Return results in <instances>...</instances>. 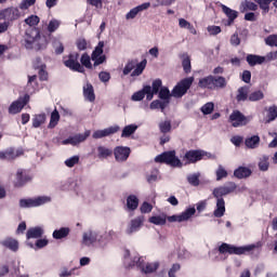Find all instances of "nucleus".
I'll return each mask as SVG.
<instances>
[{
	"label": "nucleus",
	"mask_w": 277,
	"mask_h": 277,
	"mask_svg": "<svg viewBox=\"0 0 277 277\" xmlns=\"http://www.w3.org/2000/svg\"><path fill=\"white\" fill-rule=\"evenodd\" d=\"M140 207V199L135 195H130L127 198V209L128 211H135Z\"/></svg>",
	"instance_id": "473e14b6"
},
{
	"label": "nucleus",
	"mask_w": 277,
	"mask_h": 277,
	"mask_svg": "<svg viewBox=\"0 0 277 277\" xmlns=\"http://www.w3.org/2000/svg\"><path fill=\"white\" fill-rule=\"evenodd\" d=\"M83 94L87 101H90L91 103H94L96 100V96L94 95V87H92V84H87L83 87Z\"/></svg>",
	"instance_id": "f704fd0d"
},
{
	"label": "nucleus",
	"mask_w": 277,
	"mask_h": 277,
	"mask_svg": "<svg viewBox=\"0 0 277 277\" xmlns=\"http://www.w3.org/2000/svg\"><path fill=\"white\" fill-rule=\"evenodd\" d=\"M159 129H160V132H162L163 134L170 133V131H172V121L164 120V121L160 122Z\"/></svg>",
	"instance_id": "de8ad7c7"
},
{
	"label": "nucleus",
	"mask_w": 277,
	"mask_h": 277,
	"mask_svg": "<svg viewBox=\"0 0 277 277\" xmlns=\"http://www.w3.org/2000/svg\"><path fill=\"white\" fill-rule=\"evenodd\" d=\"M136 264L138 265V267H141V269H142V272H144V274H154V272L159 269L158 262L144 264V259H142V258H138V261L136 262Z\"/></svg>",
	"instance_id": "a211bd4d"
},
{
	"label": "nucleus",
	"mask_w": 277,
	"mask_h": 277,
	"mask_svg": "<svg viewBox=\"0 0 277 277\" xmlns=\"http://www.w3.org/2000/svg\"><path fill=\"white\" fill-rule=\"evenodd\" d=\"M23 153L14 149V148H9L4 151V160L6 161H12L18 157H21Z\"/></svg>",
	"instance_id": "4c0bfd02"
},
{
	"label": "nucleus",
	"mask_w": 277,
	"mask_h": 277,
	"mask_svg": "<svg viewBox=\"0 0 277 277\" xmlns=\"http://www.w3.org/2000/svg\"><path fill=\"white\" fill-rule=\"evenodd\" d=\"M135 131H137V126L135 124L126 126L122 130L121 137H131V135H133Z\"/></svg>",
	"instance_id": "37998d69"
},
{
	"label": "nucleus",
	"mask_w": 277,
	"mask_h": 277,
	"mask_svg": "<svg viewBox=\"0 0 277 277\" xmlns=\"http://www.w3.org/2000/svg\"><path fill=\"white\" fill-rule=\"evenodd\" d=\"M60 25H62V23L60 21L51 19L48 24V31L50 34L57 31V29H60Z\"/></svg>",
	"instance_id": "09e8293b"
},
{
	"label": "nucleus",
	"mask_w": 277,
	"mask_h": 277,
	"mask_svg": "<svg viewBox=\"0 0 277 277\" xmlns=\"http://www.w3.org/2000/svg\"><path fill=\"white\" fill-rule=\"evenodd\" d=\"M39 79L40 81H47L49 79V72H47V65H40Z\"/></svg>",
	"instance_id": "4d7b16f0"
},
{
	"label": "nucleus",
	"mask_w": 277,
	"mask_h": 277,
	"mask_svg": "<svg viewBox=\"0 0 277 277\" xmlns=\"http://www.w3.org/2000/svg\"><path fill=\"white\" fill-rule=\"evenodd\" d=\"M90 130L85 131L83 134H76L75 136H70L69 138L63 141V144H71V146H77V144H81V142H85L90 135Z\"/></svg>",
	"instance_id": "6ab92c4d"
},
{
	"label": "nucleus",
	"mask_w": 277,
	"mask_h": 277,
	"mask_svg": "<svg viewBox=\"0 0 277 277\" xmlns=\"http://www.w3.org/2000/svg\"><path fill=\"white\" fill-rule=\"evenodd\" d=\"M228 122L232 124V127L237 129L239 127H246V124L250 122V118L239 110H233V113L229 115Z\"/></svg>",
	"instance_id": "9d476101"
},
{
	"label": "nucleus",
	"mask_w": 277,
	"mask_h": 277,
	"mask_svg": "<svg viewBox=\"0 0 277 277\" xmlns=\"http://www.w3.org/2000/svg\"><path fill=\"white\" fill-rule=\"evenodd\" d=\"M222 12L227 16L228 18V25H233L235 23V18L239 16V13L224 4L221 5Z\"/></svg>",
	"instance_id": "393cba45"
},
{
	"label": "nucleus",
	"mask_w": 277,
	"mask_h": 277,
	"mask_svg": "<svg viewBox=\"0 0 277 277\" xmlns=\"http://www.w3.org/2000/svg\"><path fill=\"white\" fill-rule=\"evenodd\" d=\"M275 118H277V106H271L268 108V119L274 120Z\"/></svg>",
	"instance_id": "774afa93"
},
{
	"label": "nucleus",
	"mask_w": 277,
	"mask_h": 277,
	"mask_svg": "<svg viewBox=\"0 0 277 277\" xmlns=\"http://www.w3.org/2000/svg\"><path fill=\"white\" fill-rule=\"evenodd\" d=\"M120 131V127L114 126L106 128L104 130H97L93 133V140H101L102 137H108V135H114V133H118Z\"/></svg>",
	"instance_id": "f3484780"
},
{
	"label": "nucleus",
	"mask_w": 277,
	"mask_h": 277,
	"mask_svg": "<svg viewBox=\"0 0 277 277\" xmlns=\"http://www.w3.org/2000/svg\"><path fill=\"white\" fill-rule=\"evenodd\" d=\"M250 87L245 85L238 89L237 91V95H236V101L238 103H241L243 101H248V98L250 100Z\"/></svg>",
	"instance_id": "b1692460"
},
{
	"label": "nucleus",
	"mask_w": 277,
	"mask_h": 277,
	"mask_svg": "<svg viewBox=\"0 0 277 277\" xmlns=\"http://www.w3.org/2000/svg\"><path fill=\"white\" fill-rule=\"evenodd\" d=\"M224 213H226V201L224 199L216 200V208L213 211L214 217H224Z\"/></svg>",
	"instance_id": "bb28decb"
},
{
	"label": "nucleus",
	"mask_w": 277,
	"mask_h": 277,
	"mask_svg": "<svg viewBox=\"0 0 277 277\" xmlns=\"http://www.w3.org/2000/svg\"><path fill=\"white\" fill-rule=\"evenodd\" d=\"M274 1V6L277 9V0H262L258 5L262 9V14L269 13V4Z\"/></svg>",
	"instance_id": "a19ab883"
},
{
	"label": "nucleus",
	"mask_w": 277,
	"mask_h": 277,
	"mask_svg": "<svg viewBox=\"0 0 277 277\" xmlns=\"http://www.w3.org/2000/svg\"><path fill=\"white\" fill-rule=\"evenodd\" d=\"M148 222L150 224H155L156 226H166V222H168V219L166 214H162L149 217Z\"/></svg>",
	"instance_id": "e433bc0d"
},
{
	"label": "nucleus",
	"mask_w": 277,
	"mask_h": 277,
	"mask_svg": "<svg viewBox=\"0 0 277 277\" xmlns=\"http://www.w3.org/2000/svg\"><path fill=\"white\" fill-rule=\"evenodd\" d=\"M64 65L70 70H75L76 72H85L81 63H79V53H72L64 57Z\"/></svg>",
	"instance_id": "6e6552de"
},
{
	"label": "nucleus",
	"mask_w": 277,
	"mask_h": 277,
	"mask_svg": "<svg viewBox=\"0 0 277 277\" xmlns=\"http://www.w3.org/2000/svg\"><path fill=\"white\" fill-rule=\"evenodd\" d=\"M150 8L149 2L143 3L134 9H132L127 15L126 18L127 21H131L133 18H135V16H137V14H140V12H144V10H148Z\"/></svg>",
	"instance_id": "4be33fe9"
},
{
	"label": "nucleus",
	"mask_w": 277,
	"mask_h": 277,
	"mask_svg": "<svg viewBox=\"0 0 277 277\" xmlns=\"http://www.w3.org/2000/svg\"><path fill=\"white\" fill-rule=\"evenodd\" d=\"M256 248H259V245H248L243 247H237L235 245H228L226 242H223L219 247V252L221 254H236V255H241V254H252Z\"/></svg>",
	"instance_id": "f03ea898"
},
{
	"label": "nucleus",
	"mask_w": 277,
	"mask_h": 277,
	"mask_svg": "<svg viewBox=\"0 0 277 277\" xmlns=\"http://www.w3.org/2000/svg\"><path fill=\"white\" fill-rule=\"evenodd\" d=\"M156 163H166L171 168H183V162L176 157V150H169L158 155L155 158Z\"/></svg>",
	"instance_id": "20e7f679"
},
{
	"label": "nucleus",
	"mask_w": 277,
	"mask_h": 277,
	"mask_svg": "<svg viewBox=\"0 0 277 277\" xmlns=\"http://www.w3.org/2000/svg\"><path fill=\"white\" fill-rule=\"evenodd\" d=\"M216 181H222V179H226L228 176V171L222 166H219L216 172Z\"/></svg>",
	"instance_id": "3c124183"
},
{
	"label": "nucleus",
	"mask_w": 277,
	"mask_h": 277,
	"mask_svg": "<svg viewBox=\"0 0 277 277\" xmlns=\"http://www.w3.org/2000/svg\"><path fill=\"white\" fill-rule=\"evenodd\" d=\"M113 155H115L116 161L122 163L127 161V159H129V157L131 156V148L124 146H117L114 149Z\"/></svg>",
	"instance_id": "4468645a"
},
{
	"label": "nucleus",
	"mask_w": 277,
	"mask_h": 277,
	"mask_svg": "<svg viewBox=\"0 0 277 277\" xmlns=\"http://www.w3.org/2000/svg\"><path fill=\"white\" fill-rule=\"evenodd\" d=\"M263 98H265V94L261 90L253 91L251 94H249V101L253 103L256 101H263Z\"/></svg>",
	"instance_id": "49530a36"
},
{
	"label": "nucleus",
	"mask_w": 277,
	"mask_h": 277,
	"mask_svg": "<svg viewBox=\"0 0 277 277\" xmlns=\"http://www.w3.org/2000/svg\"><path fill=\"white\" fill-rule=\"evenodd\" d=\"M148 61L144 58L142 62L138 63L136 58L131 60L127 63L123 68V75H131V77H140L142 72L146 69V65Z\"/></svg>",
	"instance_id": "39448f33"
},
{
	"label": "nucleus",
	"mask_w": 277,
	"mask_h": 277,
	"mask_svg": "<svg viewBox=\"0 0 277 277\" xmlns=\"http://www.w3.org/2000/svg\"><path fill=\"white\" fill-rule=\"evenodd\" d=\"M228 85L225 77L212 76V90H224Z\"/></svg>",
	"instance_id": "412c9836"
},
{
	"label": "nucleus",
	"mask_w": 277,
	"mask_h": 277,
	"mask_svg": "<svg viewBox=\"0 0 277 277\" xmlns=\"http://www.w3.org/2000/svg\"><path fill=\"white\" fill-rule=\"evenodd\" d=\"M0 243L4 248L12 250V252H16L18 250V240H16L14 238H6V239L2 240Z\"/></svg>",
	"instance_id": "c756f323"
},
{
	"label": "nucleus",
	"mask_w": 277,
	"mask_h": 277,
	"mask_svg": "<svg viewBox=\"0 0 277 277\" xmlns=\"http://www.w3.org/2000/svg\"><path fill=\"white\" fill-rule=\"evenodd\" d=\"M31 5H36V0H23L19 4V10H29Z\"/></svg>",
	"instance_id": "052dcab7"
},
{
	"label": "nucleus",
	"mask_w": 277,
	"mask_h": 277,
	"mask_svg": "<svg viewBox=\"0 0 277 277\" xmlns=\"http://www.w3.org/2000/svg\"><path fill=\"white\" fill-rule=\"evenodd\" d=\"M259 168L262 170V172H267V170H269V158H262L259 162Z\"/></svg>",
	"instance_id": "6e6d98bb"
},
{
	"label": "nucleus",
	"mask_w": 277,
	"mask_h": 277,
	"mask_svg": "<svg viewBox=\"0 0 277 277\" xmlns=\"http://www.w3.org/2000/svg\"><path fill=\"white\" fill-rule=\"evenodd\" d=\"M265 44L268 47H277V35H271L265 38Z\"/></svg>",
	"instance_id": "bf43d9fd"
},
{
	"label": "nucleus",
	"mask_w": 277,
	"mask_h": 277,
	"mask_svg": "<svg viewBox=\"0 0 277 277\" xmlns=\"http://www.w3.org/2000/svg\"><path fill=\"white\" fill-rule=\"evenodd\" d=\"M57 122H60V111H57V109H54L51 114L49 128L55 129V127H57Z\"/></svg>",
	"instance_id": "c03bdc74"
},
{
	"label": "nucleus",
	"mask_w": 277,
	"mask_h": 277,
	"mask_svg": "<svg viewBox=\"0 0 277 277\" xmlns=\"http://www.w3.org/2000/svg\"><path fill=\"white\" fill-rule=\"evenodd\" d=\"M144 96H147V101H153V93L150 92V85H146L142 91H138L132 95V101H143Z\"/></svg>",
	"instance_id": "aec40b11"
},
{
	"label": "nucleus",
	"mask_w": 277,
	"mask_h": 277,
	"mask_svg": "<svg viewBox=\"0 0 277 277\" xmlns=\"http://www.w3.org/2000/svg\"><path fill=\"white\" fill-rule=\"evenodd\" d=\"M207 156V153L201 149H190L185 153L183 157V161L185 162V166H189L192 163H198V161H202L205 157Z\"/></svg>",
	"instance_id": "1a4fd4ad"
},
{
	"label": "nucleus",
	"mask_w": 277,
	"mask_h": 277,
	"mask_svg": "<svg viewBox=\"0 0 277 277\" xmlns=\"http://www.w3.org/2000/svg\"><path fill=\"white\" fill-rule=\"evenodd\" d=\"M144 215L136 216L135 219L131 220L127 228L128 235H133V233H137V230H140L142 226H144Z\"/></svg>",
	"instance_id": "dca6fc26"
},
{
	"label": "nucleus",
	"mask_w": 277,
	"mask_h": 277,
	"mask_svg": "<svg viewBox=\"0 0 277 277\" xmlns=\"http://www.w3.org/2000/svg\"><path fill=\"white\" fill-rule=\"evenodd\" d=\"M48 202H51V197L39 196L35 198L21 199L19 207L22 209H31L34 207H42V205H47Z\"/></svg>",
	"instance_id": "0eeeda50"
},
{
	"label": "nucleus",
	"mask_w": 277,
	"mask_h": 277,
	"mask_svg": "<svg viewBox=\"0 0 277 277\" xmlns=\"http://www.w3.org/2000/svg\"><path fill=\"white\" fill-rule=\"evenodd\" d=\"M96 241V233L94 232H87L83 234L82 243L84 246H92Z\"/></svg>",
	"instance_id": "58836bf2"
},
{
	"label": "nucleus",
	"mask_w": 277,
	"mask_h": 277,
	"mask_svg": "<svg viewBox=\"0 0 277 277\" xmlns=\"http://www.w3.org/2000/svg\"><path fill=\"white\" fill-rule=\"evenodd\" d=\"M78 163H79V156H72L71 158L65 161V166H67V168H75V166H77Z\"/></svg>",
	"instance_id": "13d9d810"
},
{
	"label": "nucleus",
	"mask_w": 277,
	"mask_h": 277,
	"mask_svg": "<svg viewBox=\"0 0 277 277\" xmlns=\"http://www.w3.org/2000/svg\"><path fill=\"white\" fill-rule=\"evenodd\" d=\"M26 25H29V27H36L38 23H40V17L37 15H30L28 18L25 19Z\"/></svg>",
	"instance_id": "5fc2aeb1"
},
{
	"label": "nucleus",
	"mask_w": 277,
	"mask_h": 277,
	"mask_svg": "<svg viewBox=\"0 0 277 277\" xmlns=\"http://www.w3.org/2000/svg\"><path fill=\"white\" fill-rule=\"evenodd\" d=\"M76 47H77L78 51H85V49H88V40H85V38L77 39Z\"/></svg>",
	"instance_id": "864d4df0"
},
{
	"label": "nucleus",
	"mask_w": 277,
	"mask_h": 277,
	"mask_svg": "<svg viewBox=\"0 0 277 277\" xmlns=\"http://www.w3.org/2000/svg\"><path fill=\"white\" fill-rule=\"evenodd\" d=\"M27 49H44L47 47V40L40 37V30L30 29L26 32L25 38Z\"/></svg>",
	"instance_id": "7ed1b4c3"
},
{
	"label": "nucleus",
	"mask_w": 277,
	"mask_h": 277,
	"mask_svg": "<svg viewBox=\"0 0 277 277\" xmlns=\"http://www.w3.org/2000/svg\"><path fill=\"white\" fill-rule=\"evenodd\" d=\"M159 98L168 101V98H170V90H168V88H161L159 91Z\"/></svg>",
	"instance_id": "69168bd1"
},
{
	"label": "nucleus",
	"mask_w": 277,
	"mask_h": 277,
	"mask_svg": "<svg viewBox=\"0 0 277 277\" xmlns=\"http://www.w3.org/2000/svg\"><path fill=\"white\" fill-rule=\"evenodd\" d=\"M235 189H237V184H235V182H227L224 186L214 188L212 195L216 198V200H224L222 197L233 194Z\"/></svg>",
	"instance_id": "9b49d317"
},
{
	"label": "nucleus",
	"mask_w": 277,
	"mask_h": 277,
	"mask_svg": "<svg viewBox=\"0 0 277 277\" xmlns=\"http://www.w3.org/2000/svg\"><path fill=\"white\" fill-rule=\"evenodd\" d=\"M16 10L5 9L0 12V21H16Z\"/></svg>",
	"instance_id": "cd10ccee"
},
{
	"label": "nucleus",
	"mask_w": 277,
	"mask_h": 277,
	"mask_svg": "<svg viewBox=\"0 0 277 277\" xmlns=\"http://www.w3.org/2000/svg\"><path fill=\"white\" fill-rule=\"evenodd\" d=\"M198 87L201 90H213L212 75L199 79Z\"/></svg>",
	"instance_id": "2f4dec72"
},
{
	"label": "nucleus",
	"mask_w": 277,
	"mask_h": 277,
	"mask_svg": "<svg viewBox=\"0 0 277 277\" xmlns=\"http://www.w3.org/2000/svg\"><path fill=\"white\" fill-rule=\"evenodd\" d=\"M247 63L249 64V66H256V65L265 64V58L261 55L248 54Z\"/></svg>",
	"instance_id": "7c9ffc66"
},
{
	"label": "nucleus",
	"mask_w": 277,
	"mask_h": 277,
	"mask_svg": "<svg viewBox=\"0 0 277 277\" xmlns=\"http://www.w3.org/2000/svg\"><path fill=\"white\" fill-rule=\"evenodd\" d=\"M242 5L243 10H250L251 12H256L259 10V5L254 2L246 1Z\"/></svg>",
	"instance_id": "680f3d73"
},
{
	"label": "nucleus",
	"mask_w": 277,
	"mask_h": 277,
	"mask_svg": "<svg viewBox=\"0 0 277 277\" xmlns=\"http://www.w3.org/2000/svg\"><path fill=\"white\" fill-rule=\"evenodd\" d=\"M193 215H196V208H188L180 215L167 216L168 222H187Z\"/></svg>",
	"instance_id": "2eb2a0df"
},
{
	"label": "nucleus",
	"mask_w": 277,
	"mask_h": 277,
	"mask_svg": "<svg viewBox=\"0 0 277 277\" xmlns=\"http://www.w3.org/2000/svg\"><path fill=\"white\" fill-rule=\"evenodd\" d=\"M182 66L186 75H189V72H192V58H189L188 55H183Z\"/></svg>",
	"instance_id": "a18cd8bd"
},
{
	"label": "nucleus",
	"mask_w": 277,
	"mask_h": 277,
	"mask_svg": "<svg viewBox=\"0 0 277 277\" xmlns=\"http://www.w3.org/2000/svg\"><path fill=\"white\" fill-rule=\"evenodd\" d=\"M259 144H261V137L259 135L247 137L245 141L247 148H258Z\"/></svg>",
	"instance_id": "72a5a7b5"
},
{
	"label": "nucleus",
	"mask_w": 277,
	"mask_h": 277,
	"mask_svg": "<svg viewBox=\"0 0 277 277\" xmlns=\"http://www.w3.org/2000/svg\"><path fill=\"white\" fill-rule=\"evenodd\" d=\"M207 30L210 36H217V34H222V28L220 26H208Z\"/></svg>",
	"instance_id": "338daca9"
},
{
	"label": "nucleus",
	"mask_w": 277,
	"mask_h": 277,
	"mask_svg": "<svg viewBox=\"0 0 277 277\" xmlns=\"http://www.w3.org/2000/svg\"><path fill=\"white\" fill-rule=\"evenodd\" d=\"M105 48V42L100 41L94 51L90 55L88 53L82 54L80 62L84 68L92 69V66L96 68V66H101V64H105L107 62V56L103 55V49ZM92 62L93 65H92Z\"/></svg>",
	"instance_id": "f257e3e1"
},
{
	"label": "nucleus",
	"mask_w": 277,
	"mask_h": 277,
	"mask_svg": "<svg viewBox=\"0 0 277 277\" xmlns=\"http://www.w3.org/2000/svg\"><path fill=\"white\" fill-rule=\"evenodd\" d=\"M68 235H70V228L68 227H62L53 232L54 239H66Z\"/></svg>",
	"instance_id": "ea45409f"
},
{
	"label": "nucleus",
	"mask_w": 277,
	"mask_h": 277,
	"mask_svg": "<svg viewBox=\"0 0 277 277\" xmlns=\"http://www.w3.org/2000/svg\"><path fill=\"white\" fill-rule=\"evenodd\" d=\"M263 58L264 63L275 62L277 60V51L267 53Z\"/></svg>",
	"instance_id": "0e129e2a"
},
{
	"label": "nucleus",
	"mask_w": 277,
	"mask_h": 277,
	"mask_svg": "<svg viewBox=\"0 0 277 277\" xmlns=\"http://www.w3.org/2000/svg\"><path fill=\"white\" fill-rule=\"evenodd\" d=\"M213 109H215V105L213 102H208L201 107V111L205 116H209V114H213Z\"/></svg>",
	"instance_id": "8fccbe9b"
},
{
	"label": "nucleus",
	"mask_w": 277,
	"mask_h": 277,
	"mask_svg": "<svg viewBox=\"0 0 277 277\" xmlns=\"http://www.w3.org/2000/svg\"><path fill=\"white\" fill-rule=\"evenodd\" d=\"M161 85H162V82L160 79H157L153 82V85L150 87V92L153 96H155V94H159V90H161Z\"/></svg>",
	"instance_id": "603ef678"
},
{
	"label": "nucleus",
	"mask_w": 277,
	"mask_h": 277,
	"mask_svg": "<svg viewBox=\"0 0 277 277\" xmlns=\"http://www.w3.org/2000/svg\"><path fill=\"white\" fill-rule=\"evenodd\" d=\"M234 176L236 179H248L252 176V169H250L249 167H238L234 171Z\"/></svg>",
	"instance_id": "5701e85b"
},
{
	"label": "nucleus",
	"mask_w": 277,
	"mask_h": 277,
	"mask_svg": "<svg viewBox=\"0 0 277 277\" xmlns=\"http://www.w3.org/2000/svg\"><path fill=\"white\" fill-rule=\"evenodd\" d=\"M31 182V174L25 169H18L15 174V180L13 182L14 187L21 188L25 187L27 183Z\"/></svg>",
	"instance_id": "f8f14e48"
},
{
	"label": "nucleus",
	"mask_w": 277,
	"mask_h": 277,
	"mask_svg": "<svg viewBox=\"0 0 277 277\" xmlns=\"http://www.w3.org/2000/svg\"><path fill=\"white\" fill-rule=\"evenodd\" d=\"M179 25L181 29H188L189 34H193V36H196V34H198L196 27H194V25H192V23L187 22V19L185 18H180Z\"/></svg>",
	"instance_id": "c9c22d12"
},
{
	"label": "nucleus",
	"mask_w": 277,
	"mask_h": 277,
	"mask_svg": "<svg viewBox=\"0 0 277 277\" xmlns=\"http://www.w3.org/2000/svg\"><path fill=\"white\" fill-rule=\"evenodd\" d=\"M29 94H25L24 97H19L17 101L13 102L9 107V113L11 114H21L23 108L27 103H29Z\"/></svg>",
	"instance_id": "ddd939ff"
},
{
	"label": "nucleus",
	"mask_w": 277,
	"mask_h": 277,
	"mask_svg": "<svg viewBox=\"0 0 277 277\" xmlns=\"http://www.w3.org/2000/svg\"><path fill=\"white\" fill-rule=\"evenodd\" d=\"M97 157L103 160V159H109V157L114 156V150L107 146H98L97 147Z\"/></svg>",
	"instance_id": "a878e982"
},
{
	"label": "nucleus",
	"mask_w": 277,
	"mask_h": 277,
	"mask_svg": "<svg viewBox=\"0 0 277 277\" xmlns=\"http://www.w3.org/2000/svg\"><path fill=\"white\" fill-rule=\"evenodd\" d=\"M47 122V115L45 114H39L36 115L35 118L32 119V127L35 129H38L39 127H42Z\"/></svg>",
	"instance_id": "79ce46f5"
},
{
	"label": "nucleus",
	"mask_w": 277,
	"mask_h": 277,
	"mask_svg": "<svg viewBox=\"0 0 277 277\" xmlns=\"http://www.w3.org/2000/svg\"><path fill=\"white\" fill-rule=\"evenodd\" d=\"M141 213H150L153 211V205L144 201L140 208Z\"/></svg>",
	"instance_id": "e2e57ef3"
},
{
	"label": "nucleus",
	"mask_w": 277,
	"mask_h": 277,
	"mask_svg": "<svg viewBox=\"0 0 277 277\" xmlns=\"http://www.w3.org/2000/svg\"><path fill=\"white\" fill-rule=\"evenodd\" d=\"M194 77H188L182 79L173 88L171 95L174 96V98H183L187 94V90L192 88L194 84Z\"/></svg>",
	"instance_id": "423d86ee"
},
{
	"label": "nucleus",
	"mask_w": 277,
	"mask_h": 277,
	"mask_svg": "<svg viewBox=\"0 0 277 277\" xmlns=\"http://www.w3.org/2000/svg\"><path fill=\"white\" fill-rule=\"evenodd\" d=\"M42 235H44L42 227H32L27 230L26 237L27 239H40Z\"/></svg>",
	"instance_id": "c85d7f7f"
}]
</instances>
